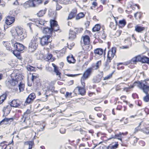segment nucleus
<instances>
[{
    "mask_svg": "<svg viewBox=\"0 0 149 149\" xmlns=\"http://www.w3.org/2000/svg\"><path fill=\"white\" fill-rule=\"evenodd\" d=\"M121 132H120L118 134H116L114 135V138L120 140L122 141L121 138Z\"/></svg>",
    "mask_w": 149,
    "mask_h": 149,
    "instance_id": "52",
    "label": "nucleus"
},
{
    "mask_svg": "<svg viewBox=\"0 0 149 149\" xmlns=\"http://www.w3.org/2000/svg\"><path fill=\"white\" fill-rule=\"evenodd\" d=\"M98 5V3L96 1V0L94 1L92 3V6L91 7V9H93V8H95Z\"/></svg>",
    "mask_w": 149,
    "mask_h": 149,
    "instance_id": "51",
    "label": "nucleus"
},
{
    "mask_svg": "<svg viewBox=\"0 0 149 149\" xmlns=\"http://www.w3.org/2000/svg\"><path fill=\"white\" fill-rule=\"evenodd\" d=\"M76 35L75 31L70 29L68 35V38L71 40H73L76 38Z\"/></svg>",
    "mask_w": 149,
    "mask_h": 149,
    "instance_id": "30",
    "label": "nucleus"
},
{
    "mask_svg": "<svg viewBox=\"0 0 149 149\" xmlns=\"http://www.w3.org/2000/svg\"><path fill=\"white\" fill-rule=\"evenodd\" d=\"M146 82L145 81H141L137 82L138 86L139 88L142 89L143 92L146 94L143 98V100L145 102H148L149 101V86H147L145 84Z\"/></svg>",
    "mask_w": 149,
    "mask_h": 149,
    "instance_id": "4",
    "label": "nucleus"
},
{
    "mask_svg": "<svg viewBox=\"0 0 149 149\" xmlns=\"http://www.w3.org/2000/svg\"><path fill=\"white\" fill-rule=\"evenodd\" d=\"M52 65L54 67V71L56 74V75L58 77L59 79H61V73L58 67L54 63H52Z\"/></svg>",
    "mask_w": 149,
    "mask_h": 149,
    "instance_id": "26",
    "label": "nucleus"
},
{
    "mask_svg": "<svg viewBox=\"0 0 149 149\" xmlns=\"http://www.w3.org/2000/svg\"><path fill=\"white\" fill-rule=\"evenodd\" d=\"M118 146V142H116L115 144L111 147V149H116Z\"/></svg>",
    "mask_w": 149,
    "mask_h": 149,
    "instance_id": "63",
    "label": "nucleus"
},
{
    "mask_svg": "<svg viewBox=\"0 0 149 149\" xmlns=\"http://www.w3.org/2000/svg\"><path fill=\"white\" fill-rule=\"evenodd\" d=\"M50 28L54 32L59 30V26L58 24V22L55 19H51L50 20Z\"/></svg>",
    "mask_w": 149,
    "mask_h": 149,
    "instance_id": "15",
    "label": "nucleus"
},
{
    "mask_svg": "<svg viewBox=\"0 0 149 149\" xmlns=\"http://www.w3.org/2000/svg\"><path fill=\"white\" fill-rule=\"evenodd\" d=\"M31 81L33 83L36 84L40 82V79L39 76L37 73H33L31 76Z\"/></svg>",
    "mask_w": 149,
    "mask_h": 149,
    "instance_id": "20",
    "label": "nucleus"
},
{
    "mask_svg": "<svg viewBox=\"0 0 149 149\" xmlns=\"http://www.w3.org/2000/svg\"><path fill=\"white\" fill-rule=\"evenodd\" d=\"M101 142H100L98 143H97L96 144H94L95 146L93 148V149L94 148H95V149H101V146L99 145V144Z\"/></svg>",
    "mask_w": 149,
    "mask_h": 149,
    "instance_id": "62",
    "label": "nucleus"
},
{
    "mask_svg": "<svg viewBox=\"0 0 149 149\" xmlns=\"http://www.w3.org/2000/svg\"><path fill=\"white\" fill-rule=\"evenodd\" d=\"M88 95L90 97H91L93 95H96V93L94 92H92L91 91H88Z\"/></svg>",
    "mask_w": 149,
    "mask_h": 149,
    "instance_id": "64",
    "label": "nucleus"
},
{
    "mask_svg": "<svg viewBox=\"0 0 149 149\" xmlns=\"http://www.w3.org/2000/svg\"><path fill=\"white\" fill-rule=\"evenodd\" d=\"M42 3V0H29L26 2L25 5L26 7L35 8Z\"/></svg>",
    "mask_w": 149,
    "mask_h": 149,
    "instance_id": "9",
    "label": "nucleus"
},
{
    "mask_svg": "<svg viewBox=\"0 0 149 149\" xmlns=\"http://www.w3.org/2000/svg\"><path fill=\"white\" fill-rule=\"evenodd\" d=\"M21 102L18 99H14L11 102L10 106L11 107L17 108L21 106Z\"/></svg>",
    "mask_w": 149,
    "mask_h": 149,
    "instance_id": "24",
    "label": "nucleus"
},
{
    "mask_svg": "<svg viewBox=\"0 0 149 149\" xmlns=\"http://www.w3.org/2000/svg\"><path fill=\"white\" fill-rule=\"evenodd\" d=\"M93 79L94 82L95 83H98L100 82L101 80V79L97 77H95L93 78Z\"/></svg>",
    "mask_w": 149,
    "mask_h": 149,
    "instance_id": "61",
    "label": "nucleus"
},
{
    "mask_svg": "<svg viewBox=\"0 0 149 149\" xmlns=\"http://www.w3.org/2000/svg\"><path fill=\"white\" fill-rule=\"evenodd\" d=\"M13 140L12 139L11 142H9L8 145L4 144L3 146V148H4V149H13V147L10 146V145L12 143H13Z\"/></svg>",
    "mask_w": 149,
    "mask_h": 149,
    "instance_id": "43",
    "label": "nucleus"
},
{
    "mask_svg": "<svg viewBox=\"0 0 149 149\" xmlns=\"http://www.w3.org/2000/svg\"><path fill=\"white\" fill-rule=\"evenodd\" d=\"M138 118V115L135 114L130 116L128 118H126L124 120V123L127 124L129 123L133 122Z\"/></svg>",
    "mask_w": 149,
    "mask_h": 149,
    "instance_id": "23",
    "label": "nucleus"
},
{
    "mask_svg": "<svg viewBox=\"0 0 149 149\" xmlns=\"http://www.w3.org/2000/svg\"><path fill=\"white\" fill-rule=\"evenodd\" d=\"M122 33V31L121 30H118L115 33L114 35L117 37H118L120 36Z\"/></svg>",
    "mask_w": 149,
    "mask_h": 149,
    "instance_id": "60",
    "label": "nucleus"
},
{
    "mask_svg": "<svg viewBox=\"0 0 149 149\" xmlns=\"http://www.w3.org/2000/svg\"><path fill=\"white\" fill-rule=\"evenodd\" d=\"M7 94L6 93H3L0 96V104H2L6 99Z\"/></svg>",
    "mask_w": 149,
    "mask_h": 149,
    "instance_id": "39",
    "label": "nucleus"
},
{
    "mask_svg": "<svg viewBox=\"0 0 149 149\" xmlns=\"http://www.w3.org/2000/svg\"><path fill=\"white\" fill-rule=\"evenodd\" d=\"M87 79H84L83 78V75H82L80 80L81 86H77L74 90L73 92L76 93V90H77L79 94L82 96L85 95L86 93V84L84 81Z\"/></svg>",
    "mask_w": 149,
    "mask_h": 149,
    "instance_id": "6",
    "label": "nucleus"
},
{
    "mask_svg": "<svg viewBox=\"0 0 149 149\" xmlns=\"http://www.w3.org/2000/svg\"><path fill=\"white\" fill-rule=\"evenodd\" d=\"M38 37L36 36L33 37L29 43V49L31 52H33L38 47L39 43Z\"/></svg>",
    "mask_w": 149,
    "mask_h": 149,
    "instance_id": "8",
    "label": "nucleus"
},
{
    "mask_svg": "<svg viewBox=\"0 0 149 149\" xmlns=\"http://www.w3.org/2000/svg\"><path fill=\"white\" fill-rule=\"evenodd\" d=\"M24 144L29 146L28 149H32L33 146L34 145L33 142L31 141L25 142Z\"/></svg>",
    "mask_w": 149,
    "mask_h": 149,
    "instance_id": "41",
    "label": "nucleus"
},
{
    "mask_svg": "<svg viewBox=\"0 0 149 149\" xmlns=\"http://www.w3.org/2000/svg\"><path fill=\"white\" fill-rule=\"evenodd\" d=\"M77 13V8H75L73 9L69 13L67 19H71L75 17H76Z\"/></svg>",
    "mask_w": 149,
    "mask_h": 149,
    "instance_id": "22",
    "label": "nucleus"
},
{
    "mask_svg": "<svg viewBox=\"0 0 149 149\" xmlns=\"http://www.w3.org/2000/svg\"><path fill=\"white\" fill-rule=\"evenodd\" d=\"M47 9L45 8L44 9L39 10L36 14L37 16L39 17H43L46 13Z\"/></svg>",
    "mask_w": 149,
    "mask_h": 149,
    "instance_id": "35",
    "label": "nucleus"
},
{
    "mask_svg": "<svg viewBox=\"0 0 149 149\" xmlns=\"http://www.w3.org/2000/svg\"><path fill=\"white\" fill-rule=\"evenodd\" d=\"M126 23L125 20L123 19L119 20L116 25H117L119 28H123L126 25Z\"/></svg>",
    "mask_w": 149,
    "mask_h": 149,
    "instance_id": "33",
    "label": "nucleus"
},
{
    "mask_svg": "<svg viewBox=\"0 0 149 149\" xmlns=\"http://www.w3.org/2000/svg\"><path fill=\"white\" fill-rule=\"evenodd\" d=\"M139 139L135 136L132 137L129 139L130 143L131 144L135 145Z\"/></svg>",
    "mask_w": 149,
    "mask_h": 149,
    "instance_id": "38",
    "label": "nucleus"
},
{
    "mask_svg": "<svg viewBox=\"0 0 149 149\" xmlns=\"http://www.w3.org/2000/svg\"><path fill=\"white\" fill-rule=\"evenodd\" d=\"M46 22L47 21H46L45 20L43 19H39V25L45 26V24Z\"/></svg>",
    "mask_w": 149,
    "mask_h": 149,
    "instance_id": "54",
    "label": "nucleus"
},
{
    "mask_svg": "<svg viewBox=\"0 0 149 149\" xmlns=\"http://www.w3.org/2000/svg\"><path fill=\"white\" fill-rule=\"evenodd\" d=\"M125 63H117V68L118 70H123L124 68V67L123 66L121 65H124Z\"/></svg>",
    "mask_w": 149,
    "mask_h": 149,
    "instance_id": "49",
    "label": "nucleus"
},
{
    "mask_svg": "<svg viewBox=\"0 0 149 149\" xmlns=\"http://www.w3.org/2000/svg\"><path fill=\"white\" fill-rule=\"evenodd\" d=\"M27 69L28 71H35V68L34 67L28 65L27 66Z\"/></svg>",
    "mask_w": 149,
    "mask_h": 149,
    "instance_id": "57",
    "label": "nucleus"
},
{
    "mask_svg": "<svg viewBox=\"0 0 149 149\" xmlns=\"http://www.w3.org/2000/svg\"><path fill=\"white\" fill-rule=\"evenodd\" d=\"M102 26L100 24H95L93 27L92 31L93 32H99L102 29Z\"/></svg>",
    "mask_w": 149,
    "mask_h": 149,
    "instance_id": "34",
    "label": "nucleus"
},
{
    "mask_svg": "<svg viewBox=\"0 0 149 149\" xmlns=\"http://www.w3.org/2000/svg\"><path fill=\"white\" fill-rule=\"evenodd\" d=\"M145 29V27L143 26H141L140 24H137L135 26V31L138 33L142 32Z\"/></svg>",
    "mask_w": 149,
    "mask_h": 149,
    "instance_id": "32",
    "label": "nucleus"
},
{
    "mask_svg": "<svg viewBox=\"0 0 149 149\" xmlns=\"http://www.w3.org/2000/svg\"><path fill=\"white\" fill-rule=\"evenodd\" d=\"M139 132H142L146 134H149V127H147L146 124L141 122L139 123L138 126L135 128L134 133H136Z\"/></svg>",
    "mask_w": 149,
    "mask_h": 149,
    "instance_id": "7",
    "label": "nucleus"
},
{
    "mask_svg": "<svg viewBox=\"0 0 149 149\" xmlns=\"http://www.w3.org/2000/svg\"><path fill=\"white\" fill-rule=\"evenodd\" d=\"M55 58L52 57V55L51 53H49L45 56L44 58V60L46 61H49L52 62L55 61Z\"/></svg>",
    "mask_w": 149,
    "mask_h": 149,
    "instance_id": "27",
    "label": "nucleus"
},
{
    "mask_svg": "<svg viewBox=\"0 0 149 149\" xmlns=\"http://www.w3.org/2000/svg\"><path fill=\"white\" fill-rule=\"evenodd\" d=\"M74 29L77 34L82 33L84 30V28L82 27H74Z\"/></svg>",
    "mask_w": 149,
    "mask_h": 149,
    "instance_id": "42",
    "label": "nucleus"
},
{
    "mask_svg": "<svg viewBox=\"0 0 149 149\" xmlns=\"http://www.w3.org/2000/svg\"><path fill=\"white\" fill-rule=\"evenodd\" d=\"M42 32L45 36L52 37L53 33L55 32L51 28L48 26L43 27L42 29Z\"/></svg>",
    "mask_w": 149,
    "mask_h": 149,
    "instance_id": "14",
    "label": "nucleus"
},
{
    "mask_svg": "<svg viewBox=\"0 0 149 149\" xmlns=\"http://www.w3.org/2000/svg\"><path fill=\"white\" fill-rule=\"evenodd\" d=\"M15 119L14 117L10 118H5L0 122V125L3 124H7L9 122H12Z\"/></svg>",
    "mask_w": 149,
    "mask_h": 149,
    "instance_id": "31",
    "label": "nucleus"
},
{
    "mask_svg": "<svg viewBox=\"0 0 149 149\" xmlns=\"http://www.w3.org/2000/svg\"><path fill=\"white\" fill-rule=\"evenodd\" d=\"M104 50L101 48H97L94 50V57L96 59H99L102 57Z\"/></svg>",
    "mask_w": 149,
    "mask_h": 149,
    "instance_id": "12",
    "label": "nucleus"
},
{
    "mask_svg": "<svg viewBox=\"0 0 149 149\" xmlns=\"http://www.w3.org/2000/svg\"><path fill=\"white\" fill-rule=\"evenodd\" d=\"M94 109L96 111H100L102 112L103 110L102 108L100 107H96L94 108Z\"/></svg>",
    "mask_w": 149,
    "mask_h": 149,
    "instance_id": "56",
    "label": "nucleus"
},
{
    "mask_svg": "<svg viewBox=\"0 0 149 149\" xmlns=\"http://www.w3.org/2000/svg\"><path fill=\"white\" fill-rule=\"evenodd\" d=\"M12 36L15 38L20 40H22L27 37V33L24 31L22 28L20 26L16 27L15 29H13L10 31Z\"/></svg>",
    "mask_w": 149,
    "mask_h": 149,
    "instance_id": "3",
    "label": "nucleus"
},
{
    "mask_svg": "<svg viewBox=\"0 0 149 149\" xmlns=\"http://www.w3.org/2000/svg\"><path fill=\"white\" fill-rule=\"evenodd\" d=\"M3 45L6 47V49L8 50L11 51L13 54L17 58L20 60H22V58L20 53H16L14 50H12V48L11 47L10 43L8 42H3Z\"/></svg>",
    "mask_w": 149,
    "mask_h": 149,
    "instance_id": "10",
    "label": "nucleus"
},
{
    "mask_svg": "<svg viewBox=\"0 0 149 149\" xmlns=\"http://www.w3.org/2000/svg\"><path fill=\"white\" fill-rule=\"evenodd\" d=\"M51 37L48 36H44L41 38H40V44L42 46L47 45L50 42L49 40Z\"/></svg>",
    "mask_w": 149,
    "mask_h": 149,
    "instance_id": "19",
    "label": "nucleus"
},
{
    "mask_svg": "<svg viewBox=\"0 0 149 149\" xmlns=\"http://www.w3.org/2000/svg\"><path fill=\"white\" fill-rule=\"evenodd\" d=\"M11 107L10 105L8 104L3 107L2 111L5 116H7L10 113L11 110Z\"/></svg>",
    "mask_w": 149,
    "mask_h": 149,
    "instance_id": "25",
    "label": "nucleus"
},
{
    "mask_svg": "<svg viewBox=\"0 0 149 149\" xmlns=\"http://www.w3.org/2000/svg\"><path fill=\"white\" fill-rule=\"evenodd\" d=\"M126 84L124 83H121L115 86V89L116 91H119L123 89L125 86Z\"/></svg>",
    "mask_w": 149,
    "mask_h": 149,
    "instance_id": "36",
    "label": "nucleus"
},
{
    "mask_svg": "<svg viewBox=\"0 0 149 149\" xmlns=\"http://www.w3.org/2000/svg\"><path fill=\"white\" fill-rule=\"evenodd\" d=\"M105 28L103 25L102 26V29L97 33V35L99 38L105 39L107 36L105 30Z\"/></svg>",
    "mask_w": 149,
    "mask_h": 149,
    "instance_id": "17",
    "label": "nucleus"
},
{
    "mask_svg": "<svg viewBox=\"0 0 149 149\" xmlns=\"http://www.w3.org/2000/svg\"><path fill=\"white\" fill-rule=\"evenodd\" d=\"M142 56L140 55H138L134 57L136 61V62H141Z\"/></svg>",
    "mask_w": 149,
    "mask_h": 149,
    "instance_id": "55",
    "label": "nucleus"
},
{
    "mask_svg": "<svg viewBox=\"0 0 149 149\" xmlns=\"http://www.w3.org/2000/svg\"><path fill=\"white\" fill-rule=\"evenodd\" d=\"M101 64V60L97 61L95 64H93L91 67L88 68L84 73L83 75V78L84 79H87L92 73L93 70H97L99 68Z\"/></svg>",
    "mask_w": 149,
    "mask_h": 149,
    "instance_id": "5",
    "label": "nucleus"
},
{
    "mask_svg": "<svg viewBox=\"0 0 149 149\" xmlns=\"http://www.w3.org/2000/svg\"><path fill=\"white\" fill-rule=\"evenodd\" d=\"M30 124V120L26 119V116H23L20 123L22 126L23 127L22 129H25L29 127Z\"/></svg>",
    "mask_w": 149,
    "mask_h": 149,
    "instance_id": "11",
    "label": "nucleus"
},
{
    "mask_svg": "<svg viewBox=\"0 0 149 149\" xmlns=\"http://www.w3.org/2000/svg\"><path fill=\"white\" fill-rule=\"evenodd\" d=\"M67 62L69 64H74L76 61V60L72 54H70L66 57Z\"/></svg>",
    "mask_w": 149,
    "mask_h": 149,
    "instance_id": "28",
    "label": "nucleus"
},
{
    "mask_svg": "<svg viewBox=\"0 0 149 149\" xmlns=\"http://www.w3.org/2000/svg\"><path fill=\"white\" fill-rule=\"evenodd\" d=\"M117 49L115 47H112L109 50L107 53V58L112 60L116 55Z\"/></svg>",
    "mask_w": 149,
    "mask_h": 149,
    "instance_id": "13",
    "label": "nucleus"
},
{
    "mask_svg": "<svg viewBox=\"0 0 149 149\" xmlns=\"http://www.w3.org/2000/svg\"><path fill=\"white\" fill-rule=\"evenodd\" d=\"M136 60L134 59L133 57L130 60L125 62L124 65H135L136 64Z\"/></svg>",
    "mask_w": 149,
    "mask_h": 149,
    "instance_id": "37",
    "label": "nucleus"
},
{
    "mask_svg": "<svg viewBox=\"0 0 149 149\" xmlns=\"http://www.w3.org/2000/svg\"><path fill=\"white\" fill-rule=\"evenodd\" d=\"M134 86V85L133 84H131L130 86L128 87H126L125 86L123 91L127 93H128L132 90V88H133Z\"/></svg>",
    "mask_w": 149,
    "mask_h": 149,
    "instance_id": "40",
    "label": "nucleus"
},
{
    "mask_svg": "<svg viewBox=\"0 0 149 149\" xmlns=\"http://www.w3.org/2000/svg\"><path fill=\"white\" fill-rule=\"evenodd\" d=\"M42 54L40 53H38L35 54L36 58L38 60L41 59L42 57Z\"/></svg>",
    "mask_w": 149,
    "mask_h": 149,
    "instance_id": "53",
    "label": "nucleus"
},
{
    "mask_svg": "<svg viewBox=\"0 0 149 149\" xmlns=\"http://www.w3.org/2000/svg\"><path fill=\"white\" fill-rule=\"evenodd\" d=\"M115 71H113L111 73L108 75L103 77V80H107L111 78L112 77V75L113 74Z\"/></svg>",
    "mask_w": 149,
    "mask_h": 149,
    "instance_id": "47",
    "label": "nucleus"
},
{
    "mask_svg": "<svg viewBox=\"0 0 149 149\" xmlns=\"http://www.w3.org/2000/svg\"><path fill=\"white\" fill-rule=\"evenodd\" d=\"M10 79L7 81L9 86L13 87L18 85L20 92L24 90L25 85L22 82L24 76L21 72L18 70H14L10 74Z\"/></svg>",
    "mask_w": 149,
    "mask_h": 149,
    "instance_id": "1",
    "label": "nucleus"
},
{
    "mask_svg": "<svg viewBox=\"0 0 149 149\" xmlns=\"http://www.w3.org/2000/svg\"><path fill=\"white\" fill-rule=\"evenodd\" d=\"M128 133L127 132H121V138L122 141V139L125 138L128 134Z\"/></svg>",
    "mask_w": 149,
    "mask_h": 149,
    "instance_id": "59",
    "label": "nucleus"
},
{
    "mask_svg": "<svg viewBox=\"0 0 149 149\" xmlns=\"http://www.w3.org/2000/svg\"><path fill=\"white\" fill-rule=\"evenodd\" d=\"M141 62L148 63L149 62V58L146 56H142L141 57Z\"/></svg>",
    "mask_w": 149,
    "mask_h": 149,
    "instance_id": "46",
    "label": "nucleus"
},
{
    "mask_svg": "<svg viewBox=\"0 0 149 149\" xmlns=\"http://www.w3.org/2000/svg\"><path fill=\"white\" fill-rule=\"evenodd\" d=\"M36 97V95L34 93H31L26 99L25 102L26 104H28L31 103Z\"/></svg>",
    "mask_w": 149,
    "mask_h": 149,
    "instance_id": "18",
    "label": "nucleus"
},
{
    "mask_svg": "<svg viewBox=\"0 0 149 149\" xmlns=\"http://www.w3.org/2000/svg\"><path fill=\"white\" fill-rule=\"evenodd\" d=\"M142 13L140 12H137L134 14V16L136 19H140L142 17Z\"/></svg>",
    "mask_w": 149,
    "mask_h": 149,
    "instance_id": "45",
    "label": "nucleus"
},
{
    "mask_svg": "<svg viewBox=\"0 0 149 149\" xmlns=\"http://www.w3.org/2000/svg\"><path fill=\"white\" fill-rule=\"evenodd\" d=\"M111 60L107 58L104 64V66L106 68H109L110 67V63H111Z\"/></svg>",
    "mask_w": 149,
    "mask_h": 149,
    "instance_id": "48",
    "label": "nucleus"
},
{
    "mask_svg": "<svg viewBox=\"0 0 149 149\" xmlns=\"http://www.w3.org/2000/svg\"><path fill=\"white\" fill-rule=\"evenodd\" d=\"M115 104L116 105V109L117 110L119 111L122 110L125 111L127 110V106L126 105L123 106V103L121 102H116Z\"/></svg>",
    "mask_w": 149,
    "mask_h": 149,
    "instance_id": "16",
    "label": "nucleus"
},
{
    "mask_svg": "<svg viewBox=\"0 0 149 149\" xmlns=\"http://www.w3.org/2000/svg\"><path fill=\"white\" fill-rule=\"evenodd\" d=\"M84 34L81 36L80 42L86 50L89 51L92 48L90 38L92 33L90 31L86 30L84 31Z\"/></svg>",
    "mask_w": 149,
    "mask_h": 149,
    "instance_id": "2",
    "label": "nucleus"
},
{
    "mask_svg": "<svg viewBox=\"0 0 149 149\" xmlns=\"http://www.w3.org/2000/svg\"><path fill=\"white\" fill-rule=\"evenodd\" d=\"M103 9V6L102 5H100L99 7L96 9V12L98 13L102 11Z\"/></svg>",
    "mask_w": 149,
    "mask_h": 149,
    "instance_id": "58",
    "label": "nucleus"
},
{
    "mask_svg": "<svg viewBox=\"0 0 149 149\" xmlns=\"http://www.w3.org/2000/svg\"><path fill=\"white\" fill-rule=\"evenodd\" d=\"M15 21V17L11 16H8L5 20V23L7 25H9L13 24Z\"/></svg>",
    "mask_w": 149,
    "mask_h": 149,
    "instance_id": "29",
    "label": "nucleus"
},
{
    "mask_svg": "<svg viewBox=\"0 0 149 149\" xmlns=\"http://www.w3.org/2000/svg\"><path fill=\"white\" fill-rule=\"evenodd\" d=\"M117 25H116V24H115L113 22H111L109 26L112 29L115 30L117 28Z\"/></svg>",
    "mask_w": 149,
    "mask_h": 149,
    "instance_id": "50",
    "label": "nucleus"
},
{
    "mask_svg": "<svg viewBox=\"0 0 149 149\" xmlns=\"http://www.w3.org/2000/svg\"><path fill=\"white\" fill-rule=\"evenodd\" d=\"M85 16V15L84 13H80L77 14L75 19L76 20H78L84 17Z\"/></svg>",
    "mask_w": 149,
    "mask_h": 149,
    "instance_id": "44",
    "label": "nucleus"
},
{
    "mask_svg": "<svg viewBox=\"0 0 149 149\" xmlns=\"http://www.w3.org/2000/svg\"><path fill=\"white\" fill-rule=\"evenodd\" d=\"M14 47L16 53V51L18 52H22L24 48V46L23 45L18 42H16L14 44Z\"/></svg>",
    "mask_w": 149,
    "mask_h": 149,
    "instance_id": "21",
    "label": "nucleus"
}]
</instances>
